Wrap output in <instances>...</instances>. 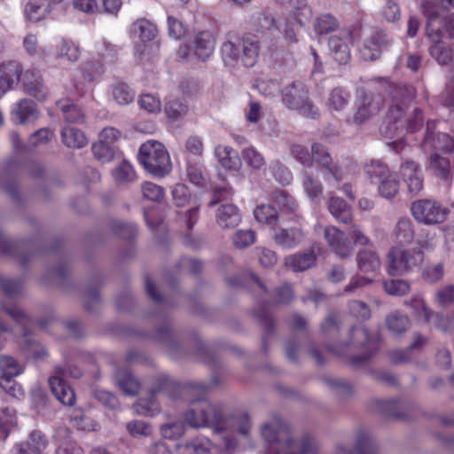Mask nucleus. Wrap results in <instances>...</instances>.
Segmentation results:
<instances>
[{"mask_svg": "<svg viewBox=\"0 0 454 454\" xmlns=\"http://www.w3.org/2000/svg\"><path fill=\"white\" fill-rule=\"evenodd\" d=\"M215 155L222 166L227 169L239 170L241 160L237 151L229 146L218 145L215 149Z\"/></svg>", "mask_w": 454, "mask_h": 454, "instance_id": "nucleus-31", "label": "nucleus"}, {"mask_svg": "<svg viewBox=\"0 0 454 454\" xmlns=\"http://www.w3.org/2000/svg\"><path fill=\"white\" fill-rule=\"evenodd\" d=\"M411 215L419 223L433 225L445 221L449 210L433 200H418L411 204Z\"/></svg>", "mask_w": 454, "mask_h": 454, "instance_id": "nucleus-10", "label": "nucleus"}, {"mask_svg": "<svg viewBox=\"0 0 454 454\" xmlns=\"http://www.w3.org/2000/svg\"><path fill=\"white\" fill-rule=\"evenodd\" d=\"M328 210L340 223H350L353 220L351 207L341 198L332 197L328 203Z\"/></svg>", "mask_w": 454, "mask_h": 454, "instance_id": "nucleus-30", "label": "nucleus"}, {"mask_svg": "<svg viewBox=\"0 0 454 454\" xmlns=\"http://www.w3.org/2000/svg\"><path fill=\"white\" fill-rule=\"evenodd\" d=\"M324 236L331 251L339 258L345 259L353 254V245L344 231L334 226H327L325 228Z\"/></svg>", "mask_w": 454, "mask_h": 454, "instance_id": "nucleus-14", "label": "nucleus"}, {"mask_svg": "<svg viewBox=\"0 0 454 454\" xmlns=\"http://www.w3.org/2000/svg\"><path fill=\"white\" fill-rule=\"evenodd\" d=\"M255 219L262 223L274 226L278 222V213L271 205L262 204L254 210Z\"/></svg>", "mask_w": 454, "mask_h": 454, "instance_id": "nucleus-54", "label": "nucleus"}, {"mask_svg": "<svg viewBox=\"0 0 454 454\" xmlns=\"http://www.w3.org/2000/svg\"><path fill=\"white\" fill-rule=\"evenodd\" d=\"M261 434L274 454H319L320 444L309 435L296 436L286 422L271 416L261 427Z\"/></svg>", "mask_w": 454, "mask_h": 454, "instance_id": "nucleus-2", "label": "nucleus"}, {"mask_svg": "<svg viewBox=\"0 0 454 454\" xmlns=\"http://www.w3.org/2000/svg\"><path fill=\"white\" fill-rule=\"evenodd\" d=\"M207 386L199 382H192L182 386L168 377L163 376L156 380L153 392H162L172 400L184 399L188 402L197 392L204 394Z\"/></svg>", "mask_w": 454, "mask_h": 454, "instance_id": "nucleus-9", "label": "nucleus"}, {"mask_svg": "<svg viewBox=\"0 0 454 454\" xmlns=\"http://www.w3.org/2000/svg\"><path fill=\"white\" fill-rule=\"evenodd\" d=\"M423 253L419 249L393 247L387 254V271L390 275H402L419 266L423 261Z\"/></svg>", "mask_w": 454, "mask_h": 454, "instance_id": "nucleus-8", "label": "nucleus"}, {"mask_svg": "<svg viewBox=\"0 0 454 454\" xmlns=\"http://www.w3.org/2000/svg\"><path fill=\"white\" fill-rule=\"evenodd\" d=\"M25 12L31 21H39L45 18L51 12V5L48 0H29Z\"/></svg>", "mask_w": 454, "mask_h": 454, "instance_id": "nucleus-42", "label": "nucleus"}, {"mask_svg": "<svg viewBox=\"0 0 454 454\" xmlns=\"http://www.w3.org/2000/svg\"><path fill=\"white\" fill-rule=\"evenodd\" d=\"M66 369L62 366L55 368V374L49 379V385L56 398L65 405H73L75 395L71 387L67 383Z\"/></svg>", "mask_w": 454, "mask_h": 454, "instance_id": "nucleus-16", "label": "nucleus"}, {"mask_svg": "<svg viewBox=\"0 0 454 454\" xmlns=\"http://www.w3.org/2000/svg\"><path fill=\"white\" fill-rule=\"evenodd\" d=\"M356 261L358 269L364 273L374 272L380 268L381 262L376 252L361 249L356 254Z\"/></svg>", "mask_w": 454, "mask_h": 454, "instance_id": "nucleus-32", "label": "nucleus"}, {"mask_svg": "<svg viewBox=\"0 0 454 454\" xmlns=\"http://www.w3.org/2000/svg\"><path fill=\"white\" fill-rule=\"evenodd\" d=\"M21 82L27 93L38 100H43L46 98L47 90L39 71L35 69L26 71L22 75Z\"/></svg>", "mask_w": 454, "mask_h": 454, "instance_id": "nucleus-22", "label": "nucleus"}, {"mask_svg": "<svg viewBox=\"0 0 454 454\" xmlns=\"http://www.w3.org/2000/svg\"><path fill=\"white\" fill-rule=\"evenodd\" d=\"M414 229L411 220L408 217L400 218L394 229V236L399 244H410L414 239Z\"/></svg>", "mask_w": 454, "mask_h": 454, "instance_id": "nucleus-39", "label": "nucleus"}, {"mask_svg": "<svg viewBox=\"0 0 454 454\" xmlns=\"http://www.w3.org/2000/svg\"><path fill=\"white\" fill-rule=\"evenodd\" d=\"M272 202L283 213L294 212L297 207L295 200L287 192L282 190L275 191L272 193Z\"/></svg>", "mask_w": 454, "mask_h": 454, "instance_id": "nucleus-50", "label": "nucleus"}, {"mask_svg": "<svg viewBox=\"0 0 454 454\" xmlns=\"http://www.w3.org/2000/svg\"><path fill=\"white\" fill-rule=\"evenodd\" d=\"M215 40L208 31H202L196 35L192 48L194 55L201 61H206L214 52Z\"/></svg>", "mask_w": 454, "mask_h": 454, "instance_id": "nucleus-27", "label": "nucleus"}, {"mask_svg": "<svg viewBox=\"0 0 454 454\" xmlns=\"http://www.w3.org/2000/svg\"><path fill=\"white\" fill-rule=\"evenodd\" d=\"M386 325L394 334H400L411 327V320L407 315L395 310L386 317Z\"/></svg>", "mask_w": 454, "mask_h": 454, "instance_id": "nucleus-40", "label": "nucleus"}, {"mask_svg": "<svg viewBox=\"0 0 454 454\" xmlns=\"http://www.w3.org/2000/svg\"><path fill=\"white\" fill-rule=\"evenodd\" d=\"M57 106L62 112L66 121L75 124H83L85 122V113L79 106L69 100L58 101Z\"/></svg>", "mask_w": 454, "mask_h": 454, "instance_id": "nucleus-36", "label": "nucleus"}, {"mask_svg": "<svg viewBox=\"0 0 454 454\" xmlns=\"http://www.w3.org/2000/svg\"><path fill=\"white\" fill-rule=\"evenodd\" d=\"M157 392H151L147 398H140L133 404V409L136 413L145 417H153L160 411V406L155 399L154 395Z\"/></svg>", "mask_w": 454, "mask_h": 454, "instance_id": "nucleus-41", "label": "nucleus"}, {"mask_svg": "<svg viewBox=\"0 0 454 454\" xmlns=\"http://www.w3.org/2000/svg\"><path fill=\"white\" fill-rule=\"evenodd\" d=\"M269 171L283 185L289 184L293 180L292 172L279 160L271 161L269 165Z\"/></svg>", "mask_w": 454, "mask_h": 454, "instance_id": "nucleus-58", "label": "nucleus"}, {"mask_svg": "<svg viewBox=\"0 0 454 454\" xmlns=\"http://www.w3.org/2000/svg\"><path fill=\"white\" fill-rule=\"evenodd\" d=\"M255 89L267 98H273L281 92L280 82L275 79H258L254 84Z\"/></svg>", "mask_w": 454, "mask_h": 454, "instance_id": "nucleus-56", "label": "nucleus"}, {"mask_svg": "<svg viewBox=\"0 0 454 454\" xmlns=\"http://www.w3.org/2000/svg\"><path fill=\"white\" fill-rule=\"evenodd\" d=\"M174 203L176 207H182L190 206L184 212H178L180 218L185 222L187 229L191 230L199 219L200 206L193 202L191 204V194L186 185L176 184L171 191Z\"/></svg>", "mask_w": 454, "mask_h": 454, "instance_id": "nucleus-12", "label": "nucleus"}, {"mask_svg": "<svg viewBox=\"0 0 454 454\" xmlns=\"http://www.w3.org/2000/svg\"><path fill=\"white\" fill-rule=\"evenodd\" d=\"M114 182L125 184L136 179V173L132 166L126 160L121 162L112 172Z\"/></svg>", "mask_w": 454, "mask_h": 454, "instance_id": "nucleus-51", "label": "nucleus"}, {"mask_svg": "<svg viewBox=\"0 0 454 454\" xmlns=\"http://www.w3.org/2000/svg\"><path fill=\"white\" fill-rule=\"evenodd\" d=\"M350 93L342 87L332 89L328 94L326 106L332 112H341L349 104Z\"/></svg>", "mask_w": 454, "mask_h": 454, "instance_id": "nucleus-34", "label": "nucleus"}, {"mask_svg": "<svg viewBox=\"0 0 454 454\" xmlns=\"http://www.w3.org/2000/svg\"><path fill=\"white\" fill-rule=\"evenodd\" d=\"M291 155L300 162L303 167L310 168L313 165L312 153H309L306 146L300 144H293L290 146Z\"/></svg>", "mask_w": 454, "mask_h": 454, "instance_id": "nucleus-64", "label": "nucleus"}, {"mask_svg": "<svg viewBox=\"0 0 454 454\" xmlns=\"http://www.w3.org/2000/svg\"><path fill=\"white\" fill-rule=\"evenodd\" d=\"M61 139L63 144L71 149H81L88 144V139L83 131L74 127L63 128Z\"/></svg>", "mask_w": 454, "mask_h": 454, "instance_id": "nucleus-37", "label": "nucleus"}, {"mask_svg": "<svg viewBox=\"0 0 454 454\" xmlns=\"http://www.w3.org/2000/svg\"><path fill=\"white\" fill-rule=\"evenodd\" d=\"M355 450L357 454H376L380 452L374 448V438L370 430L361 427L355 432Z\"/></svg>", "mask_w": 454, "mask_h": 454, "instance_id": "nucleus-33", "label": "nucleus"}, {"mask_svg": "<svg viewBox=\"0 0 454 454\" xmlns=\"http://www.w3.org/2000/svg\"><path fill=\"white\" fill-rule=\"evenodd\" d=\"M112 96L118 105L126 106L133 102L135 92L128 84L120 82L112 87Z\"/></svg>", "mask_w": 454, "mask_h": 454, "instance_id": "nucleus-49", "label": "nucleus"}, {"mask_svg": "<svg viewBox=\"0 0 454 454\" xmlns=\"http://www.w3.org/2000/svg\"><path fill=\"white\" fill-rule=\"evenodd\" d=\"M176 454H215L214 443L206 436L198 435L176 444Z\"/></svg>", "mask_w": 454, "mask_h": 454, "instance_id": "nucleus-19", "label": "nucleus"}, {"mask_svg": "<svg viewBox=\"0 0 454 454\" xmlns=\"http://www.w3.org/2000/svg\"><path fill=\"white\" fill-rule=\"evenodd\" d=\"M385 105L384 97L380 91L378 84L371 81V89L361 90L355 103V113L352 121L356 125H362L380 114Z\"/></svg>", "mask_w": 454, "mask_h": 454, "instance_id": "nucleus-5", "label": "nucleus"}, {"mask_svg": "<svg viewBox=\"0 0 454 454\" xmlns=\"http://www.w3.org/2000/svg\"><path fill=\"white\" fill-rule=\"evenodd\" d=\"M284 105L292 110H298L307 118L315 119L319 115L318 109L309 101L306 86L301 82H294L281 90Z\"/></svg>", "mask_w": 454, "mask_h": 454, "instance_id": "nucleus-6", "label": "nucleus"}, {"mask_svg": "<svg viewBox=\"0 0 454 454\" xmlns=\"http://www.w3.org/2000/svg\"><path fill=\"white\" fill-rule=\"evenodd\" d=\"M23 282L20 279H12L0 275V290L10 298L17 297L22 294Z\"/></svg>", "mask_w": 454, "mask_h": 454, "instance_id": "nucleus-57", "label": "nucleus"}, {"mask_svg": "<svg viewBox=\"0 0 454 454\" xmlns=\"http://www.w3.org/2000/svg\"><path fill=\"white\" fill-rule=\"evenodd\" d=\"M316 262L317 255L312 249L287 255L284 260L286 267L294 272L305 271L314 267Z\"/></svg>", "mask_w": 454, "mask_h": 454, "instance_id": "nucleus-23", "label": "nucleus"}, {"mask_svg": "<svg viewBox=\"0 0 454 454\" xmlns=\"http://www.w3.org/2000/svg\"><path fill=\"white\" fill-rule=\"evenodd\" d=\"M387 35L382 30H375L364 40L361 50L362 56L366 60H375L380 58L381 51L389 44Z\"/></svg>", "mask_w": 454, "mask_h": 454, "instance_id": "nucleus-18", "label": "nucleus"}, {"mask_svg": "<svg viewBox=\"0 0 454 454\" xmlns=\"http://www.w3.org/2000/svg\"><path fill=\"white\" fill-rule=\"evenodd\" d=\"M427 145L432 146L436 151L454 152V139L446 133H439L436 137L427 135L424 141V146Z\"/></svg>", "mask_w": 454, "mask_h": 454, "instance_id": "nucleus-43", "label": "nucleus"}, {"mask_svg": "<svg viewBox=\"0 0 454 454\" xmlns=\"http://www.w3.org/2000/svg\"><path fill=\"white\" fill-rule=\"evenodd\" d=\"M0 74L12 87L13 83L21 80L22 66L15 60H10L0 64Z\"/></svg>", "mask_w": 454, "mask_h": 454, "instance_id": "nucleus-46", "label": "nucleus"}, {"mask_svg": "<svg viewBox=\"0 0 454 454\" xmlns=\"http://www.w3.org/2000/svg\"><path fill=\"white\" fill-rule=\"evenodd\" d=\"M160 434L165 439L176 440L185 433V426L180 420L167 422L160 426Z\"/></svg>", "mask_w": 454, "mask_h": 454, "instance_id": "nucleus-59", "label": "nucleus"}, {"mask_svg": "<svg viewBox=\"0 0 454 454\" xmlns=\"http://www.w3.org/2000/svg\"><path fill=\"white\" fill-rule=\"evenodd\" d=\"M406 106L400 104L389 103L388 109L386 114V121L387 125L393 126L390 132L401 129L402 131L406 128L407 120L405 119L404 109Z\"/></svg>", "mask_w": 454, "mask_h": 454, "instance_id": "nucleus-35", "label": "nucleus"}, {"mask_svg": "<svg viewBox=\"0 0 454 454\" xmlns=\"http://www.w3.org/2000/svg\"><path fill=\"white\" fill-rule=\"evenodd\" d=\"M48 441L40 431H33L27 442L14 446L15 454H42L47 448Z\"/></svg>", "mask_w": 454, "mask_h": 454, "instance_id": "nucleus-25", "label": "nucleus"}, {"mask_svg": "<svg viewBox=\"0 0 454 454\" xmlns=\"http://www.w3.org/2000/svg\"><path fill=\"white\" fill-rule=\"evenodd\" d=\"M429 23L427 24V35L432 37L434 44L431 47V55L437 60L440 65H447L452 60V51L450 48H445L438 42V35L435 32L434 35L429 31Z\"/></svg>", "mask_w": 454, "mask_h": 454, "instance_id": "nucleus-45", "label": "nucleus"}, {"mask_svg": "<svg viewBox=\"0 0 454 454\" xmlns=\"http://www.w3.org/2000/svg\"><path fill=\"white\" fill-rule=\"evenodd\" d=\"M259 41L254 35L239 37L229 34L220 48L222 60L229 68L252 67L258 59Z\"/></svg>", "mask_w": 454, "mask_h": 454, "instance_id": "nucleus-3", "label": "nucleus"}, {"mask_svg": "<svg viewBox=\"0 0 454 454\" xmlns=\"http://www.w3.org/2000/svg\"><path fill=\"white\" fill-rule=\"evenodd\" d=\"M137 159L144 169L154 177H164L172 169L168 152L161 143L156 140H148L142 144Z\"/></svg>", "mask_w": 454, "mask_h": 454, "instance_id": "nucleus-4", "label": "nucleus"}, {"mask_svg": "<svg viewBox=\"0 0 454 454\" xmlns=\"http://www.w3.org/2000/svg\"><path fill=\"white\" fill-rule=\"evenodd\" d=\"M0 378L13 379L23 372V366L13 357L9 356H0Z\"/></svg>", "mask_w": 454, "mask_h": 454, "instance_id": "nucleus-48", "label": "nucleus"}, {"mask_svg": "<svg viewBox=\"0 0 454 454\" xmlns=\"http://www.w3.org/2000/svg\"><path fill=\"white\" fill-rule=\"evenodd\" d=\"M17 425L16 412L9 408L0 411V440H5Z\"/></svg>", "mask_w": 454, "mask_h": 454, "instance_id": "nucleus-47", "label": "nucleus"}, {"mask_svg": "<svg viewBox=\"0 0 454 454\" xmlns=\"http://www.w3.org/2000/svg\"><path fill=\"white\" fill-rule=\"evenodd\" d=\"M56 58L68 62H75L79 59L80 50L72 41L63 39L56 46Z\"/></svg>", "mask_w": 454, "mask_h": 454, "instance_id": "nucleus-44", "label": "nucleus"}, {"mask_svg": "<svg viewBox=\"0 0 454 454\" xmlns=\"http://www.w3.org/2000/svg\"><path fill=\"white\" fill-rule=\"evenodd\" d=\"M216 223L222 229H232L241 222L239 209L233 204H223L216 210Z\"/></svg>", "mask_w": 454, "mask_h": 454, "instance_id": "nucleus-26", "label": "nucleus"}, {"mask_svg": "<svg viewBox=\"0 0 454 454\" xmlns=\"http://www.w3.org/2000/svg\"><path fill=\"white\" fill-rule=\"evenodd\" d=\"M302 185L307 196L310 200L318 198L323 192L321 183L308 172L302 173Z\"/></svg>", "mask_w": 454, "mask_h": 454, "instance_id": "nucleus-60", "label": "nucleus"}, {"mask_svg": "<svg viewBox=\"0 0 454 454\" xmlns=\"http://www.w3.org/2000/svg\"><path fill=\"white\" fill-rule=\"evenodd\" d=\"M372 83L378 84L380 91L383 89L387 92L389 103L406 106L415 98L416 90L411 85L394 84L384 77L372 79Z\"/></svg>", "mask_w": 454, "mask_h": 454, "instance_id": "nucleus-13", "label": "nucleus"}, {"mask_svg": "<svg viewBox=\"0 0 454 454\" xmlns=\"http://www.w3.org/2000/svg\"><path fill=\"white\" fill-rule=\"evenodd\" d=\"M71 421L77 429L82 431H96L98 425L90 418L86 417L81 410H74L71 414Z\"/></svg>", "mask_w": 454, "mask_h": 454, "instance_id": "nucleus-61", "label": "nucleus"}, {"mask_svg": "<svg viewBox=\"0 0 454 454\" xmlns=\"http://www.w3.org/2000/svg\"><path fill=\"white\" fill-rule=\"evenodd\" d=\"M115 382L119 388L127 395L134 396L138 394L140 382L127 368H118L114 373Z\"/></svg>", "mask_w": 454, "mask_h": 454, "instance_id": "nucleus-28", "label": "nucleus"}, {"mask_svg": "<svg viewBox=\"0 0 454 454\" xmlns=\"http://www.w3.org/2000/svg\"><path fill=\"white\" fill-rule=\"evenodd\" d=\"M380 410L387 416L403 419L405 417L403 403L397 400H382L378 402Z\"/></svg>", "mask_w": 454, "mask_h": 454, "instance_id": "nucleus-55", "label": "nucleus"}, {"mask_svg": "<svg viewBox=\"0 0 454 454\" xmlns=\"http://www.w3.org/2000/svg\"><path fill=\"white\" fill-rule=\"evenodd\" d=\"M429 168L434 174L442 179H447L450 176V163L447 158L433 153L430 157Z\"/></svg>", "mask_w": 454, "mask_h": 454, "instance_id": "nucleus-53", "label": "nucleus"}, {"mask_svg": "<svg viewBox=\"0 0 454 454\" xmlns=\"http://www.w3.org/2000/svg\"><path fill=\"white\" fill-rule=\"evenodd\" d=\"M12 121L15 124H25L36 120L39 112L33 100L21 99L12 110Z\"/></svg>", "mask_w": 454, "mask_h": 454, "instance_id": "nucleus-24", "label": "nucleus"}, {"mask_svg": "<svg viewBox=\"0 0 454 454\" xmlns=\"http://www.w3.org/2000/svg\"><path fill=\"white\" fill-rule=\"evenodd\" d=\"M384 290L389 295L403 296L406 295L410 290V283L403 279H390L383 283Z\"/></svg>", "mask_w": 454, "mask_h": 454, "instance_id": "nucleus-63", "label": "nucleus"}, {"mask_svg": "<svg viewBox=\"0 0 454 454\" xmlns=\"http://www.w3.org/2000/svg\"><path fill=\"white\" fill-rule=\"evenodd\" d=\"M253 23L257 30L261 32H270V35L277 38L279 36L280 29L275 17L269 12H257L253 15Z\"/></svg>", "mask_w": 454, "mask_h": 454, "instance_id": "nucleus-29", "label": "nucleus"}, {"mask_svg": "<svg viewBox=\"0 0 454 454\" xmlns=\"http://www.w3.org/2000/svg\"><path fill=\"white\" fill-rule=\"evenodd\" d=\"M133 32L138 35L142 42H150L155 35L157 29L149 20L141 19L137 20L132 26Z\"/></svg>", "mask_w": 454, "mask_h": 454, "instance_id": "nucleus-52", "label": "nucleus"}, {"mask_svg": "<svg viewBox=\"0 0 454 454\" xmlns=\"http://www.w3.org/2000/svg\"><path fill=\"white\" fill-rule=\"evenodd\" d=\"M400 176L408 192L418 195L424 188V175L420 166L413 160H406L400 166Z\"/></svg>", "mask_w": 454, "mask_h": 454, "instance_id": "nucleus-15", "label": "nucleus"}, {"mask_svg": "<svg viewBox=\"0 0 454 454\" xmlns=\"http://www.w3.org/2000/svg\"><path fill=\"white\" fill-rule=\"evenodd\" d=\"M154 339L160 342L170 356L177 357L178 350L181 348L180 343L175 339L168 325H164L155 332Z\"/></svg>", "mask_w": 454, "mask_h": 454, "instance_id": "nucleus-38", "label": "nucleus"}, {"mask_svg": "<svg viewBox=\"0 0 454 454\" xmlns=\"http://www.w3.org/2000/svg\"><path fill=\"white\" fill-rule=\"evenodd\" d=\"M208 387L204 394L197 392L189 401V407L184 412L185 423L192 428L211 427L215 432H237L241 435H248L251 422L247 412L237 411L225 414L223 405L212 403L205 398Z\"/></svg>", "mask_w": 454, "mask_h": 454, "instance_id": "nucleus-1", "label": "nucleus"}, {"mask_svg": "<svg viewBox=\"0 0 454 454\" xmlns=\"http://www.w3.org/2000/svg\"><path fill=\"white\" fill-rule=\"evenodd\" d=\"M352 41V33L348 29H341L329 38V49L340 65H345L349 61V47Z\"/></svg>", "mask_w": 454, "mask_h": 454, "instance_id": "nucleus-17", "label": "nucleus"}, {"mask_svg": "<svg viewBox=\"0 0 454 454\" xmlns=\"http://www.w3.org/2000/svg\"><path fill=\"white\" fill-rule=\"evenodd\" d=\"M364 171L371 183L378 185L381 197L392 199L397 194L399 182L387 165L372 160L364 166Z\"/></svg>", "mask_w": 454, "mask_h": 454, "instance_id": "nucleus-7", "label": "nucleus"}, {"mask_svg": "<svg viewBox=\"0 0 454 454\" xmlns=\"http://www.w3.org/2000/svg\"><path fill=\"white\" fill-rule=\"evenodd\" d=\"M241 155L246 163L254 169H261L266 163L262 154L258 152L254 146L245 147Z\"/></svg>", "mask_w": 454, "mask_h": 454, "instance_id": "nucleus-62", "label": "nucleus"}, {"mask_svg": "<svg viewBox=\"0 0 454 454\" xmlns=\"http://www.w3.org/2000/svg\"><path fill=\"white\" fill-rule=\"evenodd\" d=\"M351 345L356 348H365L366 351L362 356L352 358V363L360 365L372 357L379 348V337L376 334L370 335L364 325H357L350 330Z\"/></svg>", "mask_w": 454, "mask_h": 454, "instance_id": "nucleus-11", "label": "nucleus"}, {"mask_svg": "<svg viewBox=\"0 0 454 454\" xmlns=\"http://www.w3.org/2000/svg\"><path fill=\"white\" fill-rule=\"evenodd\" d=\"M404 305L410 307L413 311V316L425 323H432L434 326L439 327L438 321L442 319L439 313L434 312L426 303L425 300L416 295L409 301H404Z\"/></svg>", "mask_w": 454, "mask_h": 454, "instance_id": "nucleus-20", "label": "nucleus"}, {"mask_svg": "<svg viewBox=\"0 0 454 454\" xmlns=\"http://www.w3.org/2000/svg\"><path fill=\"white\" fill-rule=\"evenodd\" d=\"M275 243L284 249H292L300 245L304 239V232L301 228H278L273 236Z\"/></svg>", "mask_w": 454, "mask_h": 454, "instance_id": "nucleus-21", "label": "nucleus"}]
</instances>
